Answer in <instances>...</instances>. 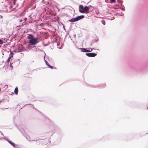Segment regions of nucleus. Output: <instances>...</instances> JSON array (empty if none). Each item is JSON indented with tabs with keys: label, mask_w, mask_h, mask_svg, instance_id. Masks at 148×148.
Here are the masks:
<instances>
[{
	"label": "nucleus",
	"mask_w": 148,
	"mask_h": 148,
	"mask_svg": "<svg viewBox=\"0 0 148 148\" xmlns=\"http://www.w3.org/2000/svg\"><path fill=\"white\" fill-rule=\"evenodd\" d=\"M27 38L29 40V42L30 45H35L38 42V39L32 34H29L27 36Z\"/></svg>",
	"instance_id": "nucleus-1"
},
{
	"label": "nucleus",
	"mask_w": 148,
	"mask_h": 148,
	"mask_svg": "<svg viewBox=\"0 0 148 148\" xmlns=\"http://www.w3.org/2000/svg\"><path fill=\"white\" fill-rule=\"evenodd\" d=\"M79 11L82 13H88L89 12V8L88 6L83 7L82 5L79 6Z\"/></svg>",
	"instance_id": "nucleus-2"
},
{
	"label": "nucleus",
	"mask_w": 148,
	"mask_h": 148,
	"mask_svg": "<svg viewBox=\"0 0 148 148\" xmlns=\"http://www.w3.org/2000/svg\"><path fill=\"white\" fill-rule=\"evenodd\" d=\"M84 17V15H81L80 16H78L74 18H73L69 20V21L70 22H74L78 21Z\"/></svg>",
	"instance_id": "nucleus-3"
},
{
	"label": "nucleus",
	"mask_w": 148,
	"mask_h": 148,
	"mask_svg": "<svg viewBox=\"0 0 148 148\" xmlns=\"http://www.w3.org/2000/svg\"><path fill=\"white\" fill-rule=\"evenodd\" d=\"M79 49H80L81 51L85 53L90 52L92 51L93 49H95L94 48H79Z\"/></svg>",
	"instance_id": "nucleus-4"
},
{
	"label": "nucleus",
	"mask_w": 148,
	"mask_h": 148,
	"mask_svg": "<svg viewBox=\"0 0 148 148\" xmlns=\"http://www.w3.org/2000/svg\"><path fill=\"white\" fill-rule=\"evenodd\" d=\"M3 139H5V140L7 141L8 143L12 147L15 148L16 147V146H17V145L13 142H12V141L9 140L7 138L4 137L3 138Z\"/></svg>",
	"instance_id": "nucleus-5"
},
{
	"label": "nucleus",
	"mask_w": 148,
	"mask_h": 148,
	"mask_svg": "<svg viewBox=\"0 0 148 148\" xmlns=\"http://www.w3.org/2000/svg\"><path fill=\"white\" fill-rule=\"evenodd\" d=\"M85 54L87 56L91 57H95L97 55L96 53L93 52L86 53Z\"/></svg>",
	"instance_id": "nucleus-6"
},
{
	"label": "nucleus",
	"mask_w": 148,
	"mask_h": 148,
	"mask_svg": "<svg viewBox=\"0 0 148 148\" xmlns=\"http://www.w3.org/2000/svg\"><path fill=\"white\" fill-rule=\"evenodd\" d=\"M13 53L12 51H11L10 56H9L8 58L7 59V61L6 62V63H8L10 61L11 58L12 57H13Z\"/></svg>",
	"instance_id": "nucleus-7"
},
{
	"label": "nucleus",
	"mask_w": 148,
	"mask_h": 148,
	"mask_svg": "<svg viewBox=\"0 0 148 148\" xmlns=\"http://www.w3.org/2000/svg\"><path fill=\"white\" fill-rule=\"evenodd\" d=\"M45 56L44 57V60L45 61V64L49 68L51 69H52L53 68V67L52 66H51L50 65H49V63L47 61L45 60Z\"/></svg>",
	"instance_id": "nucleus-8"
},
{
	"label": "nucleus",
	"mask_w": 148,
	"mask_h": 148,
	"mask_svg": "<svg viewBox=\"0 0 148 148\" xmlns=\"http://www.w3.org/2000/svg\"><path fill=\"white\" fill-rule=\"evenodd\" d=\"M14 92L16 95H17L18 94V88L17 87L15 88L14 89Z\"/></svg>",
	"instance_id": "nucleus-9"
},
{
	"label": "nucleus",
	"mask_w": 148,
	"mask_h": 148,
	"mask_svg": "<svg viewBox=\"0 0 148 148\" xmlns=\"http://www.w3.org/2000/svg\"><path fill=\"white\" fill-rule=\"evenodd\" d=\"M25 50V49L24 47H22L21 48V50L20 51H18V52H20L21 51H24V50Z\"/></svg>",
	"instance_id": "nucleus-10"
},
{
	"label": "nucleus",
	"mask_w": 148,
	"mask_h": 148,
	"mask_svg": "<svg viewBox=\"0 0 148 148\" xmlns=\"http://www.w3.org/2000/svg\"><path fill=\"white\" fill-rule=\"evenodd\" d=\"M43 139H36V140H30V141H39L40 140H43Z\"/></svg>",
	"instance_id": "nucleus-11"
},
{
	"label": "nucleus",
	"mask_w": 148,
	"mask_h": 148,
	"mask_svg": "<svg viewBox=\"0 0 148 148\" xmlns=\"http://www.w3.org/2000/svg\"><path fill=\"white\" fill-rule=\"evenodd\" d=\"M121 9L125 11V8H124V7L122 5H121Z\"/></svg>",
	"instance_id": "nucleus-12"
},
{
	"label": "nucleus",
	"mask_w": 148,
	"mask_h": 148,
	"mask_svg": "<svg viewBox=\"0 0 148 148\" xmlns=\"http://www.w3.org/2000/svg\"><path fill=\"white\" fill-rule=\"evenodd\" d=\"M111 3H114L116 2L115 0H110Z\"/></svg>",
	"instance_id": "nucleus-13"
},
{
	"label": "nucleus",
	"mask_w": 148,
	"mask_h": 148,
	"mask_svg": "<svg viewBox=\"0 0 148 148\" xmlns=\"http://www.w3.org/2000/svg\"><path fill=\"white\" fill-rule=\"evenodd\" d=\"M27 48L28 49H32V47L30 46L29 45H28V46L27 47Z\"/></svg>",
	"instance_id": "nucleus-14"
},
{
	"label": "nucleus",
	"mask_w": 148,
	"mask_h": 148,
	"mask_svg": "<svg viewBox=\"0 0 148 148\" xmlns=\"http://www.w3.org/2000/svg\"><path fill=\"white\" fill-rule=\"evenodd\" d=\"M3 43V41L2 40L0 39V44L2 45Z\"/></svg>",
	"instance_id": "nucleus-15"
},
{
	"label": "nucleus",
	"mask_w": 148,
	"mask_h": 148,
	"mask_svg": "<svg viewBox=\"0 0 148 148\" xmlns=\"http://www.w3.org/2000/svg\"><path fill=\"white\" fill-rule=\"evenodd\" d=\"M16 61L19 64L20 62V61L19 59H16Z\"/></svg>",
	"instance_id": "nucleus-16"
},
{
	"label": "nucleus",
	"mask_w": 148,
	"mask_h": 148,
	"mask_svg": "<svg viewBox=\"0 0 148 148\" xmlns=\"http://www.w3.org/2000/svg\"><path fill=\"white\" fill-rule=\"evenodd\" d=\"M3 40H4V42H4V43H5L7 41V39L5 38Z\"/></svg>",
	"instance_id": "nucleus-17"
},
{
	"label": "nucleus",
	"mask_w": 148,
	"mask_h": 148,
	"mask_svg": "<svg viewBox=\"0 0 148 148\" xmlns=\"http://www.w3.org/2000/svg\"><path fill=\"white\" fill-rule=\"evenodd\" d=\"M17 49L18 50H20V51L21 50V48L20 47L18 46V47L17 48Z\"/></svg>",
	"instance_id": "nucleus-18"
},
{
	"label": "nucleus",
	"mask_w": 148,
	"mask_h": 148,
	"mask_svg": "<svg viewBox=\"0 0 148 148\" xmlns=\"http://www.w3.org/2000/svg\"><path fill=\"white\" fill-rule=\"evenodd\" d=\"M102 24L104 25H105L106 24V22L105 21H102Z\"/></svg>",
	"instance_id": "nucleus-19"
},
{
	"label": "nucleus",
	"mask_w": 148,
	"mask_h": 148,
	"mask_svg": "<svg viewBox=\"0 0 148 148\" xmlns=\"http://www.w3.org/2000/svg\"><path fill=\"white\" fill-rule=\"evenodd\" d=\"M10 67L12 68V69L13 68V66L12 65V63H10Z\"/></svg>",
	"instance_id": "nucleus-20"
},
{
	"label": "nucleus",
	"mask_w": 148,
	"mask_h": 148,
	"mask_svg": "<svg viewBox=\"0 0 148 148\" xmlns=\"http://www.w3.org/2000/svg\"><path fill=\"white\" fill-rule=\"evenodd\" d=\"M24 23L23 22V23H22V25H19V26H20V27H21V26H22L23 25H24L25 24V23L24 24Z\"/></svg>",
	"instance_id": "nucleus-21"
},
{
	"label": "nucleus",
	"mask_w": 148,
	"mask_h": 148,
	"mask_svg": "<svg viewBox=\"0 0 148 148\" xmlns=\"http://www.w3.org/2000/svg\"><path fill=\"white\" fill-rule=\"evenodd\" d=\"M0 18H3V16L2 15H0Z\"/></svg>",
	"instance_id": "nucleus-22"
},
{
	"label": "nucleus",
	"mask_w": 148,
	"mask_h": 148,
	"mask_svg": "<svg viewBox=\"0 0 148 148\" xmlns=\"http://www.w3.org/2000/svg\"><path fill=\"white\" fill-rule=\"evenodd\" d=\"M88 7H89V10H90V7H92V6L91 5H90L88 6Z\"/></svg>",
	"instance_id": "nucleus-23"
},
{
	"label": "nucleus",
	"mask_w": 148,
	"mask_h": 148,
	"mask_svg": "<svg viewBox=\"0 0 148 148\" xmlns=\"http://www.w3.org/2000/svg\"><path fill=\"white\" fill-rule=\"evenodd\" d=\"M23 21L22 20H20L19 21L20 22H22Z\"/></svg>",
	"instance_id": "nucleus-24"
},
{
	"label": "nucleus",
	"mask_w": 148,
	"mask_h": 148,
	"mask_svg": "<svg viewBox=\"0 0 148 148\" xmlns=\"http://www.w3.org/2000/svg\"><path fill=\"white\" fill-rule=\"evenodd\" d=\"M32 47V49L34 48V47H36L35 46H33V47Z\"/></svg>",
	"instance_id": "nucleus-25"
},
{
	"label": "nucleus",
	"mask_w": 148,
	"mask_h": 148,
	"mask_svg": "<svg viewBox=\"0 0 148 148\" xmlns=\"http://www.w3.org/2000/svg\"><path fill=\"white\" fill-rule=\"evenodd\" d=\"M13 51L14 52H16V50H14Z\"/></svg>",
	"instance_id": "nucleus-26"
},
{
	"label": "nucleus",
	"mask_w": 148,
	"mask_h": 148,
	"mask_svg": "<svg viewBox=\"0 0 148 148\" xmlns=\"http://www.w3.org/2000/svg\"><path fill=\"white\" fill-rule=\"evenodd\" d=\"M147 110H148V106H147Z\"/></svg>",
	"instance_id": "nucleus-27"
},
{
	"label": "nucleus",
	"mask_w": 148,
	"mask_h": 148,
	"mask_svg": "<svg viewBox=\"0 0 148 148\" xmlns=\"http://www.w3.org/2000/svg\"><path fill=\"white\" fill-rule=\"evenodd\" d=\"M15 2H14V4L15 5Z\"/></svg>",
	"instance_id": "nucleus-28"
},
{
	"label": "nucleus",
	"mask_w": 148,
	"mask_h": 148,
	"mask_svg": "<svg viewBox=\"0 0 148 148\" xmlns=\"http://www.w3.org/2000/svg\"><path fill=\"white\" fill-rule=\"evenodd\" d=\"M1 91V88H0V92Z\"/></svg>",
	"instance_id": "nucleus-29"
},
{
	"label": "nucleus",
	"mask_w": 148,
	"mask_h": 148,
	"mask_svg": "<svg viewBox=\"0 0 148 148\" xmlns=\"http://www.w3.org/2000/svg\"><path fill=\"white\" fill-rule=\"evenodd\" d=\"M33 106V107H32L33 108H34L33 107V106Z\"/></svg>",
	"instance_id": "nucleus-30"
},
{
	"label": "nucleus",
	"mask_w": 148,
	"mask_h": 148,
	"mask_svg": "<svg viewBox=\"0 0 148 148\" xmlns=\"http://www.w3.org/2000/svg\"><path fill=\"white\" fill-rule=\"evenodd\" d=\"M5 86H7V87L8 86V85H5Z\"/></svg>",
	"instance_id": "nucleus-31"
},
{
	"label": "nucleus",
	"mask_w": 148,
	"mask_h": 148,
	"mask_svg": "<svg viewBox=\"0 0 148 148\" xmlns=\"http://www.w3.org/2000/svg\"><path fill=\"white\" fill-rule=\"evenodd\" d=\"M1 134L2 135H3V134L2 133H1Z\"/></svg>",
	"instance_id": "nucleus-32"
},
{
	"label": "nucleus",
	"mask_w": 148,
	"mask_h": 148,
	"mask_svg": "<svg viewBox=\"0 0 148 148\" xmlns=\"http://www.w3.org/2000/svg\"><path fill=\"white\" fill-rule=\"evenodd\" d=\"M2 139V138H0V140Z\"/></svg>",
	"instance_id": "nucleus-33"
},
{
	"label": "nucleus",
	"mask_w": 148,
	"mask_h": 148,
	"mask_svg": "<svg viewBox=\"0 0 148 148\" xmlns=\"http://www.w3.org/2000/svg\"><path fill=\"white\" fill-rule=\"evenodd\" d=\"M91 49H89V50H91Z\"/></svg>",
	"instance_id": "nucleus-34"
},
{
	"label": "nucleus",
	"mask_w": 148,
	"mask_h": 148,
	"mask_svg": "<svg viewBox=\"0 0 148 148\" xmlns=\"http://www.w3.org/2000/svg\"><path fill=\"white\" fill-rule=\"evenodd\" d=\"M5 108V109H8V108Z\"/></svg>",
	"instance_id": "nucleus-35"
}]
</instances>
